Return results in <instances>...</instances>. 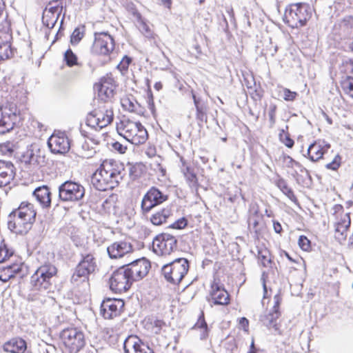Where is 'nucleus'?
<instances>
[{
  "label": "nucleus",
  "mask_w": 353,
  "mask_h": 353,
  "mask_svg": "<svg viewBox=\"0 0 353 353\" xmlns=\"http://www.w3.org/2000/svg\"><path fill=\"white\" fill-rule=\"evenodd\" d=\"M83 263H87L88 265H95V258L92 254H82V259L78 265H82Z\"/></svg>",
  "instance_id": "50"
},
{
  "label": "nucleus",
  "mask_w": 353,
  "mask_h": 353,
  "mask_svg": "<svg viewBox=\"0 0 353 353\" xmlns=\"http://www.w3.org/2000/svg\"><path fill=\"white\" fill-rule=\"evenodd\" d=\"M11 56L10 44L0 37V60L7 59Z\"/></svg>",
  "instance_id": "38"
},
{
  "label": "nucleus",
  "mask_w": 353,
  "mask_h": 353,
  "mask_svg": "<svg viewBox=\"0 0 353 353\" xmlns=\"http://www.w3.org/2000/svg\"><path fill=\"white\" fill-rule=\"evenodd\" d=\"M95 88L98 90V94L101 100L107 101L114 97V80L112 77L108 75L101 79V82L95 85Z\"/></svg>",
  "instance_id": "19"
},
{
  "label": "nucleus",
  "mask_w": 353,
  "mask_h": 353,
  "mask_svg": "<svg viewBox=\"0 0 353 353\" xmlns=\"http://www.w3.org/2000/svg\"><path fill=\"white\" fill-rule=\"evenodd\" d=\"M59 17V14H57L52 10V8H50L49 10L46 11L43 14V24L49 29H52L55 26Z\"/></svg>",
  "instance_id": "32"
},
{
  "label": "nucleus",
  "mask_w": 353,
  "mask_h": 353,
  "mask_svg": "<svg viewBox=\"0 0 353 353\" xmlns=\"http://www.w3.org/2000/svg\"><path fill=\"white\" fill-rule=\"evenodd\" d=\"M84 35V26L81 28H76L70 37V42L72 44L78 43L83 37Z\"/></svg>",
  "instance_id": "43"
},
{
  "label": "nucleus",
  "mask_w": 353,
  "mask_h": 353,
  "mask_svg": "<svg viewBox=\"0 0 353 353\" xmlns=\"http://www.w3.org/2000/svg\"><path fill=\"white\" fill-rule=\"evenodd\" d=\"M188 225V220L183 217L178 220H176L175 222L172 223L169 228H173V229H177L181 230L185 228Z\"/></svg>",
  "instance_id": "48"
},
{
  "label": "nucleus",
  "mask_w": 353,
  "mask_h": 353,
  "mask_svg": "<svg viewBox=\"0 0 353 353\" xmlns=\"http://www.w3.org/2000/svg\"><path fill=\"white\" fill-rule=\"evenodd\" d=\"M281 141L288 148H292L294 144V141L292 139L288 134H285L284 130L279 134Z\"/></svg>",
  "instance_id": "45"
},
{
  "label": "nucleus",
  "mask_w": 353,
  "mask_h": 353,
  "mask_svg": "<svg viewBox=\"0 0 353 353\" xmlns=\"http://www.w3.org/2000/svg\"><path fill=\"white\" fill-rule=\"evenodd\" d=\"M114 48V41L108 32H101L94 34V41L92 44L93 53L108 55Z\"/></svg>",
  "instance_id": "10"
},
{
  "label": "nucleus",
  "mask_w": 353,
  "mask_h": 353,
  "mask_svg": "<svg viewBox=\"0 0 353 353\" xmlns=\"http://www.w3.org/2000/svg\"><path fill=\"white\" fill-rule=\"evenodd\" d=\"M276 105L275 104H270L269 108L268 116L269 120L271 125H273L275 123L276 121Z\"/></svg>",
  "instance_id": "53"
},
{
  "label": "nucleus",
  "mask_w": 353,
  "mask_h": 353,
  "mask_svg": "<svg viewBox=\"0 0 353 353\" xmlns=\"http://www.w3.org/2000/svg\"><path fill=\"white\" fill-rule=\"evenodd\" d=\"M57 271L56 266H40L39 268L35 271V274L32 276V279L34 278V276H37V279H38V274H40V277L43 281H46L48 279L56 274Z\"/></svg>",
  "instance_id": "31"
},
{
  "label": "nucleus",
  "mask_w": 353,
  "mask_h": 353,
  "mask_svg": "<svg viewBox=\"0 0 353 353\" xmlns=\"http://www.w3.org/2000/svg\"><path fill=\"white\" fill-rule=\"evenodd\" d=\"M132 250V245L126 241L114 242L108 247L107 252L110 258L117 259Z\"/></svg>",
  "instance_id": "20"
},
{
  "label": "nucleus",
  "mask_w": 353,
  "mask_h": 353,
  "mask_svg": "<svg viewBox=\"0 0 353 353\" xmlns=\"http://www.w3.org/2000/svg\"><path fill=\"white\" fill-rule=\"evenodd\" d=\"M292 163L294 164V168H296L301 172H306L308 174V171L300 163L296 161L295 160H291Z\"/></svg>",
  "instance_id": "63"
},
{
  "label": "nucleus",
  "mask_w": 353,
  "mask_h": 353,
  "mask_svg": "<svg viewBox=\"0 0 353 353\" xmlns=\"http://www.w3.org/2000/svg\"><path fill=\"white\" fill-rule=\"evenodd\" d=\"M19 214V216L24 217L25 220L29 222H34L37 215V212L34 208V205L27 202H22L17 209L13 210Z\"/></svg>",
  "instance_id": "24"
},
{
  "label": "nucleus",
  "mask_w": 353,
  "mask_h": 353,
  "mask_svg": "<svg viewBox=\"0 0 353 353\" xmlns=\"http://www.w3.org/2000/svg\"><path fill=\"white\" fill-rule=\"evenodd\" d=\"M340 163L341 157L339 155H336L332 162L326 164L325 167L330 170H336L339 168Z\"/></svg>",
  "instance_id": "52"
},
{
  "label": "nucleus",
  "mask_w": 353,
  "mask_h": 353,
  "mask_svg": "<svg viewBox=\"0 0 353 353\" xmlns=\"http://www.w3.org/2000/svg\"><path fill=\"white\" fill-rule=\"evenodd\" d=\"M10 31V23L8 21L7 17L0 22V33L8 34Z\"/></svg>",
  "instance_id": "54"
},
{
  "label": "nucleus",
  "mask_w": 353,
  "mask_h": 353,
  "mask_svg": "<svg viewBox=\"0 0 353 353\" xmlns=\"http://www.w3.org/2000/svg\"><path fill=\"white\" fill-rule=\"evenodd\" d=\"M192 98L196 108V118L198 121L199 125H201L203 123H207L208 108L205 104L203 103L200 99H197L194 94H192Z\"/></svg>",
  "instance_id": "29"
},
{
  "label": "nucleus",
  "mask_w": 353,
  "mask_h": 353,
  "mask_svg": "<svg viewBox=\"0 0 353 353\" xmlns=\"http://www.w3.org/2000/svg\"><path fill=\"white\" fill-rule=\"evenodd\" d=\"M138 24L137 27L139 31L147 38H152L153 37V32L149 26L141 18L140 14H137Z\"/></svg>",
  "instance_id": "35"
},
{
  "label": "nucleus",
  "mask_w": 353,
  "mask_h": 353,
  "mask_svg": "<svg viewBox=\"0 0 353 353\" xmlns=\"http://www.w3.org/2000/svg\"><path fill=\"white\" fill-rule=\"evenodd\" d=\"M94 266H76L71 281L77 284L79 282L88 281L89 274L94 270Z\"/></svg>",
  "instance_id": "28"
},
{
  "label": "nucleus",
  "mask_w": 353,
  "mask_h": 353,
  "mask_svg": "<svg viewBox=\"0 0 353 353\" xmlns=\"http://www.w3.org/2000/svg\"><path fill=\"white\" fill-rule=\"evenodd\" d=\"M112 148L119 152L120 154H124L127 150V147L123 145L121 143H120L118 141H116L112 144Z\"/></svg>",
  "instance_id": "57"
},
{
  "label": "nucleus",
  "mask_w": 353,
  "mask_h": 353,
  "mask_svg": "<svg viewBox=\"0 0 353 353\" xmlns=\"http://www.w3.org/2000/svg\"><path fill=\"white\" fill-rule=\"evenodd\" d=\"M34 222L25 220L24 217L19 216L18 214L12 211L8 215V227L12 232L23 234H26L32 228Z\"/></svg>",
  "instance_id": "16"
},
{
  "label": "nucleus",
  "mask_w": 353,
  "mask_h": 353,
  "mask_svg": "<svg viewBox=\"0 0 353 353\" xmlns=\"http://www.w3.org/2000/svg\"><path fill=\"white\" fill-rule=\"evenodd\" d=\"M1 150L3 152L12 154L14 152V144L12 142L7 141L0 145Z\"/></svg>",
  "instance_id": "55"
},
{
  "label": "nucleus",
  "mask_w": 353,
  "mask_h": 353,
  "mask_svg": "<svg viewBox=\"0 0 353 353\" xmlns=\"http://www.w3.org/2000/svg\"><path fill=\"white\" fill-rule=\"evenodd\" d=\"M117 130L120 135L134 145L142 144L148 139L147 130L140 122L125 119L121 121Z\"/></svg>",
  "instance_id": "3"
},
{
  "label": "nucleus",
  "mask_w": 353,
  "mask_h": 353,
  "mask_svg": "<svg viewBox=\"0 0 353 353\" xmlns=\"http://www.w3.org/2000/svg\"><path fill=\"white\" fill-rule=\"evenodd\" d=\"M14 176L13 164L10 161H0V187L9 184Z\"/></svg>",
  "instance_id": "21"
},
{
  "label": "nucleus",
  "mask_w": 353,
  "mask_h": 353,
  "mask_svg": "<svg viewBox=\"0 0 353 353\" xmlns=\"http://www.w3.org/2000/svg\"><path fill=\"white\" fill-rule=\"evenodd\" d=\"M330 147V144H325L324 142L321 143L320 141H316L312 143L307 149L309 159L312 161H317L323 157L325 151V148L328 149Z\"/></svg>",
  "instance_id": "25"
},
{
  "label": "nucleus",
  "mask_w": 353,
  "mask_h": 353,
  "mask_svg": "<svg viewBox=\"0 0 353 353\" xmlns=\"http://www.w3.org/2000/svg\"><path fill=\"white\" fill-rule=\"evenodd\" d=\"M176 245L175 237L166 233L157 235L152 241L153 251L158 255L170 254Z\"/></svg>",
  "instance_id": "11"
},
{
  "label": "nucleus",
  "mask_w": 353,
  "mask_h": 353,
  "mask_svg": "<svg viewBox=\"0 0 353 353\" xmlns=\"http://www.w3.org/2000/svg\"><path fill=\"white\" fill-rule=\"evenodd\" d=\"M12 255L13 251L10 250L5 243L0 245V263L6 262Z\"/></svg>",
  "instance_id": "42"
},
{
  "label": "nucleus",
  "mask_w": 353,
  "mask_h": 353,
  "mask_svg": "<svg viewBox=\"0 0 353 353\" xmlns=\"http://www.w3.org/2000/svg\"><path fill=\"white\" fill-rule=\"evenodd\" d=\"M150 325L152 326V332L159 334L163 326L165 325V322L163 320L154 319L150 321Z\"/></svg>",
  "instance_id": "47"
},
{
  "label": "nucleus",
  "mask_w": 353,
  "mask_h": 353,
  "mask_svg": "<svg viewBox=\"0 0 353 353\" xmlns=\"http://www.w3.org/2000/svg\"><path fill=\"white\" fill-rule=\"evenodd\" d=\"M152 266H120L109 279L110 289L115 293L127 292L134 281L145 276Z\"/></svg>",
  "instance_id": "2"
},
{
  "label": "nucleus",
  "mask_w": 353,
  "mask_h": 353,
  "mask_svg": "<svg viewBox=\"0 0 353 353\" xmlns=\"http://www.w3.org/2000/svg\"><path fill=\"white\" fill-rule=\"evenodd\" d=\"M280 316L279 311H270L267 314L261 316L260 321L269 329L274 328V330H279V326L276 320Z\"/></svg>",
  "instance_id": "30"
},
{
  "label": "nucleus",
  "mask_w": 353,
  "mask_h": 353,
  "mask_svg": "<svg viewBox=\"0 0 353 353\" xmlns=\"http://www.w3.org/2000/svg\"><path fill=\"white\" fill-rule=\"evenodd\" d=\"M196 327L203 330L202 332L200 335V339L202 340L205 339L208 336V325L205 321L204 314L203 312L200 315L197 322L196 323V324L194 326V328H196Z\"/></svg>",
  "instance_id": "39"
},
{
  "label": "nucleus",
  "mask_w": 353,
  "mask_h": 353,
  "mask_svg": "<svg viewBox=\"0 0 353 353\" xmlns=\"http://www.w3.org/2000/svg\"><path fill=\"white\" fill-rule=\"evenodd\" d=\"M124 165L113 160H105L91 178L92 185L99 191L112 190L123 180Z\"/></svg>",
  "instance_id": "1"
},
{
  "label": "nucleus",
  "mask_w": 353,
  "mask_h": 353,
  "mask_svg": "<svg viewBox=\"0 0 353 353\" xmlns=\"http://www.w3.org/2000/svg\"><path fill=\"white\" fill-rule=\"evenodd\" d=\"M19 121V114L15 103H9L0 106V134L12 130Z\"/></svg>",
  "instance_id": "5"
},
{
  "label": "nucleus",
  "mask_w": 353,
  "mask_h": 353,
  "mask_svg": "<svg viewBox=\"0 0 353 353\" xmlns=\"http://www.w3.org/2000/svg\"><path fill=\"white\" fill-rule=\"evenodd\" d=\"M311 15V8L305 3L291 4L285 10V16L292 18L296 24L299 23L301 26L305 25Z\"/></svg>",
  "instance_id": "9"
},
{
  "label": "nucleus",
  "mask_w": 353,
  "mask_h": 353,
  "mask_svg": "<svg viewBox=\"0 0 353 353\" xmlns=\"http://www.w3.org/2000/svg\"><path fill=\"white\" fill-rule=\"evenodd\" d=\"M182 172L186 179V181L191 188H196L198 185V180L196 174L193 170L189 166H185L182 168Z\"/></svg>",
  "instance_id": "33"
},
{
  "label": "nucleus",
  "mask_w": 353,
  "mask_h": 353,
  "mask_svg": "<svg viewBox=\"0 0 353 353\" xmlns=\"http://www.w3.org/2000/svg\"><path fill=\"white\" fill-rule=\"evenodd\" d=\"M206 300L211 306L213 305H226L230 303V295L214 279L211 283V290L209 296L206 297Z\"/></svg>",
  "instance_id": "13"
},
{
  "label": "nucleus",
  "mask_w": 353,
  "mask_h": 353,
  "mask_svg": "<svg viewBox=\"0 0 353 353\" xmlns=\"http://www.w3.org/2000/svg\"><path fill=\"white\" fill-rule=\"evenodd\" d=\"M114 119L112 108L107 105L100 107L90 112L86 119V123L92 128L102 129L110 124Z\"/></svg>",
  "instance_id": "7"
},
{
  "label": "nucleus",
  "mask_w": 353,
  "mask_h": 353,
  "mask_svg": "<svg viewBox=\"0 0 353 353\" xmlns=\"http://www.w3.org/2000/svg\"><path fill=\"white\" fill-rule=\"evenodd\" d=\"M124 301L120 299H108L101 305V313L105 319H112L120 315Z\"/></svg>",
  "instance_id": "15"
},
{
  "label": "nucleus",
  "mask_w": 353,
  "mask_h": 353,
  "mask_svg": "<svg viewBox=\"0 0 353 353\" xmlns=\"http://www.w3.org/2000/svg\"><path fill=\"white\" fill-rule=\"evenodd\" d=\"M50 191L46 185L38 187L33 192V196L43 208H49L50 206Z\"/></svg>",
  "instance_id": "26"
},
{
  "label": "nucleus",
  "mask_w": 353,
  "mask_h": 353,
  "mask_svg": "<svg viewBox=\"0 0 353 353\" xmlns=\"http://www.w3.org/2000/svg\"><path fill=\"white\" fill-rule=\"evenodd\" d=\"M345 50L353 53V40L345 43Z\"/></svg>",
  "instance_id": "64"
},
{
  "label": "nucleus",
  "mask_w": 353,
  "mask_h": 353,
  "mask_svg": "<svg viewBox=\"0 0 353 353\" xmlns=\"http://www.w3.org/2000/svg\"><path fill=\"white\" fill-rule=\"evenodd\" d=\"M84 187L77 182L66 181L59 187V198L64 202H77L85 196Z\"/></svg>",
  "instance_id": "6"
},
{
  "label": "nucleus",
  "mask_w": 353,
  "mask_h": 353,
  "mask_svg": "<svg viewBox=\"0 0 353 353\" xmlns=\"http://www.w3.org/2000/svg\"><path fill=\"white\" fill-rule=\"evenodd\" d=\"M298 244L299 247L304 251H309L311 248L310 240L304 235L299 236Z\"/></svg>",
  "instance_id": "46"
},
{
  "label": "nucleus",
  "mask_w": 353,
  "mask_h": 353,
  "mask_svg": "<svg viewBox=\"0 0 353 353\" xmlns=\"http://www.w3.org/2000/svg\"><path fill=\"white\" fill-rule=\"evenodd\" d=\"M173 210L170 206H167L152 214L151 223L154 225H161L166 223L167 220L172 216Z\"/></svg>",
  "instance_id": "27"
},
{
  "label": "nucleus",
  "mask_w": 353,
  "mask_h": 353,
  "mask_svg": "<svg viewBox=\"0 0 353 353\" xmlns=\"http://www.w3.org/2000/svg\"><path fill=\"white\" fill-rule=\"evenodd\" d=\"M64 61H65L66 65L69 67L79 65L77 55L70 48L67 50L64 54Z\"/></svg>",
  "instance_id": "41"
},
{
  "label": "nucleus",
  "mask_w": 353,
  "mask_h": 353,
  "mask_svg": "<svg viewBox=\"0 0 353 353\" xmlns=\"http://www.w3.org/2000/svg\"><path fill=\"white\" fill-rule=\"evenodd\" d=\"M276 185L278 186V188L291 200V201H295L296 199V196L294 194V192L292 191V190L291 189V188H290L288 185V183L287 182L283 179H281L279 180H278L277 183H276Z\"/></svg>",
  "instance_id": "36"
},
{
  "label": "nucleus",
  "mask_w": 353,
  "mask_h": 353,
  "mask_svg": "<svg viewBox=\"0 0 353 353\" xmlns=\"http://www.w3.org/2000/svg\"><path fill=\"white\" fill-rule=\"evenodd\" d=\"M44 157L41 154V149L38 144L32 143L27 146L21 154V161L34 168H37L43 162Z\"/></svg>",
  "instance_id": "14"
},
{
  "label": "nucleus",
  "mask_w": 353,
  "mask_h": 353,
  "mask_svg": "<svg viewBox=\"0 0 353 353\" xmlns=\"http://www.w3.org/2000/svg\"><path fill=\"white\" fill-rule=\"evenodd\" d=\"M17 266H0V280L6 282L15 276L14 268Z\"/></svg>",
  "instance_id": "34"
},
{
  "label": "nucleus",
  "mask_w": 353,
  "mask_h": 353,
  "mask_svg": "<svg viewBox=\"0 0 353 353\" xmlns=\"http://www.w3.org/2000/svg\"><path fill=\"white\" fill-rule=\"evenodd\" d=\"M123 349L125 353H154V351L136 335H130L125 339Z\"/></svg>",
  "instance_id": "17"
},
{
  "label": "nucleus",
  "mask_w": 353,
  "mask_h": 353,
  "mask_svg": "<svg viewBox=\"0 0 353 353\" xmlns=\"http://www.w3.org/2000/svg\"><path fill=\"white\" fill-rule=\"evenodd\" d=\"M48 145L54 154H64L70 148V143L66 134L61 131H54L48 140Z\"/></svg>",
  "instance_id": "12"
},
{
  "label": "nucleus",
  "mask_w": 353,
  "mask_h": 353,
  "mask_svg": "<svg viewBox=\"0 0 353 353\" xmlns=\"http://www.w3.org/2000/svg\"><path fill=\"white\" fill-rule=\"evenodd\" d=\"M132 59L128 56H124L121 62L118 64L117 68L121 71H126L129 67Z\"/></svg>",
  "instance_id": "49"
},
{
  "label": "nucleus",
  "mask_w": 353,
  "mask_h": 353,
  "mask_svg": "<svg viewBox=\"0 0 353 353\" xmlns=\"http://www.w3.org/2000/svg\"><path fill=\"white\" fill-rule=\"evenodd\" d=\"M351 223L350 216L348 213L344 214L339 221L334 225L335 238L339 241H343L346 239L347 230Z\"/></svg>",
  "instance_id": "22"
},
{
  "label": "nucleus",
  "mask_w": 353,
  "mask_h": 353,
  "mask_svg": "<svg viewBox=\"0 0 353 353\" xmlns=\"http://www.w3.org/2000/svg\"><path fill=\"white\" fill-rule=\"evenodd\" d=\"M3 350L10 353H25L27 350V343L21 338H13L4 343Z\"/></svg>",
  "instance_id": "23"
},
{
  "label": "nucleus",
  "mask_w": 353,
  "mask_h": 353,
  "mask_svg": "<svg viewBox=\"0 0 353 353\" xmlns=\"http://www.w3.org/2000/svg\"><path fill=\"white\" fill-rule=\"evenodd\" d=\"M259 259L261 261V265H266V263H270L271 260L266 256V254H263V253H259Z\"/></svg>",
  "instance_id": "62"
},
{
  "label": "nucleus",
  "mask_w": 353,
  "mask_h": 353,
  "mask_svg": "<svg viewBox=\"0 0 353 353\" xmlns=\"http://www.w3.org/2000/svg\"><path fill=\"white\" fill-rule=\"evenodd\" d=\"M168 199V195L156 187H152L143 196L141 201L143 213L149 212L153 208Z\"/></svg>",
  "instance_id": "8"
},
{
  "label": "nucleus",
  "mask_w": 353,
  "mask_h": 353,
  "mask_svg": "<svg viewBox=\"0 0 353 353\" xmlns=\"http://www.w3.org/2000/svg\"><path fill=\"white\" fill-rule=\"evenodd\" d=\"M140 174V172L137 170V166L130 165L129 167V175L132 180H135Z\"/></svg>",
  "instance_id": "58"
},
{
  "label": "nucleus",
  "mask_w": 353,
  "mask_h": 353,
  "mask_svg": "<svg viewBox=\"0 0 353 353\" xmlns=\"http://www.w3.org/2000/svg\"><path fill=\"white\" fill-rule=\"evenodd\" d=\"M60 338L70 353H77L85 345L83 332L76 327L63 330Z\"/></svg>",
  "instance_id": "4"
},
{
  "label": "nucleus",
  "mask_w": 353,
  "mask_h": 353,
  "mask_svg": "<svg viewBox=\"0 0 353 353\" xmlns=\"http://www.w3.org/2000/svg\"><path fill=\"white\" fill-rule=\"evenodd\" d=\"M175 263H181V265H188L189 263L188 259L185 258H177L172 261V262L166 263L165 265H173Z\"/></svg>",
  "instance_id": "61"
},
{
  "label": "nucleus",
  "mask_w": 353,
  "mask_h": 353,
  "mask_svg": "<svg viewBox=\"0 0 353 353\" xmlns=\"http://www.w3.org/2000/svg\"><path fill=\"white\" fill-rule=\"evenodd\" d=\"M341 85L344 92L353 98V77H345L341 80Z\"/></svg>",
  "instance_id": "37"
},
{
  "label": "nucleus",
  "mask_w": 353,
  "mask_h": 353,
  "mask_svg": "<svg viewBox=\"0 0 353 353\" xmlns=\"http://www.w3.org/2000/svg\"><path fill=\"white\" fill-rule=\"evenodd\" d=\"M121 105L123 109L129 112H134L137 110L138 103L133 99L129 97H125L121 99Z\"/></svg>",
  "instance_id": "40"
},
{
  "label": "nucleus",
  "mask_w": 353,
  "mask_h": 353,
  "mask_svg": "<svg viewBox=\"0 0 353 353\" xmlns=\"http://www.w3.org/2000/svg\"><path fill=\"white\" fill-rule=\"evenodd\" d=\"M260 219H261V216L259 214L258 211L256 210L253 214H252L248 219V225L250 228H252V229L257 232V227L259 223Z\"/></svg>",
  "instance_id": "44"
},
{
  "label": "nucleus",
  "mask_w": 353,
  "mask_h": 353,
  "mask_svg": "<svg viewBox=\"0 0 353 353\" xmlns=\"http://www.w3.org/2000/svg\"><path fill=\"white\" fill-rule=\"evenodd\" d=\"M268 277V274L265 272H263L261 280L262 281V285H263V292H264L263 298L264 299L266 298V294L268 293L267 286H266V281H267Z\"/></svg>",
  "instance_id": "59"
},
{
  "label": "nucleus",
  "mask_w": 353,
  "mask_h": 353,
  "mask_svg": "<svg viewBox=\"0 0 353 353\" xmlns=\"http://www.w3.org/2000/svg\"><path fill=\"white\" fill-rule=\"evenodd\" d=\"M283 99L287 101H293L296 99L298 96L297 92L291 91L288 88L283 89Z\"/></svg>",
  "instance_id": "51"
},
{
  "label": "nucleus",
  "mask_w": 353,
  "mask_h": 353,
  "mask_svg": "<svg viewBox=\"0 0 353 353\" xmlns=\"http://www.w3.org/2000/svg\"><path fill=\"white\" fill-rule=\"evenodd\" d=\"M189 266H162L161 272L167 281L178 284L188 272Z\"/></svg>",
  "instance_id": "18"
},
{
  "label": "nucleus",
  "mask_w": 353,
  "mask_h": 353,
  "mask_svg": "<svg viewBox=\"0 0 353 353\" xmlns=\"http://www.w3.org/2000/svg\"><path fill=\"white\" fill-rule=\"evenodd\" d=\"M274 304L272 308V311H279V305L281 303V298L279 294H276L274 296Z\"/></svg>",
  "instance_id": "60"
},
{
  "label": "nucleus",
  "mask_w": 353,
  "mask_h": 353,
  "mask_svg": "<svg viewBox=\"0 0 353 353\" xmlns=\"http://www.w3.org/2000/svg\"><path fill=\"white\" fill-rule=\"evenodd\" d=\"M14 270L15 275H19L20 278H23L28 274V266H17Z\"/></svg>",
  "instance_id": "56"
}]
</instances>
